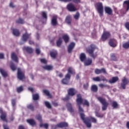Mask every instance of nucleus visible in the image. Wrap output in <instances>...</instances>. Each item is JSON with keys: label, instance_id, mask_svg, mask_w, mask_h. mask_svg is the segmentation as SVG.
Returning <instances> with one entry per match:
<instances>
[{"label": "nucleus", "instance_id": "nucleus-49", "mask_svg": "<svg viewBox=\"0 0 129 129\" xmlns=\"http://www.w3.org/2000/svg\"><path fill=\"white\" fill-rule=\"evenodd\" d=\"M40 61L41 63H43L44 64H46V63H47V60L44 58L40 59Z\"/></svg>", "mask_w": 129, "mask_h": 129}, {"label": "nucleus", "instance_id": "nucleus-1", "mask_svg": "<svg viewBox=\"0 0 129 129\" xmlns=\"http://www.w3.org/2000/svg\"><path fill=\"white\" fill-rule=\"evenodd\" d=\"M77 103L79 106V112H83V109L80 106L82 104L86 105V106H89V102L87 100H83L81 97V94L77 95Z\"/></svg>", "mask_w": 129, "mask_h": 129}, {"label": "nucleus", "instance_id": "nucleus-6", "mask_svg": "<svg viewBox=\"0 0 129 129\" xmlns=\"http://www.w3.org/2000/svg\"><path fill=\"white\" fill-rule=\"evenodd\" d=\"M97 10L100 17L103 16V6H102V3H99L97 4Z\"/></svg>", "mask_w": 129, "mask_h": 129}, {"label": "nucleus", "instance_id": "nucleus-51", "mask_svg": "<svg viewBox=\"0 0 129 129\" xmlns=\"http://www.w3.org/2000/svg\"><path fill=\"white\" fill-rule=\"evenodd\" d=\"M111 58L112 60H113L114 61H116V57H115V55H114V54H112L111 56Z\"/></svg>", "mask_w": 129, "mask_h": 129}, {"label": "nucleus", "instance_id": "nucleus-24", "mask_svg": "<svg viewBox=\"0 0 129 129\" xmlns=\"http://www.w3.org/2000/svg\"><path fill=\"white\" fill-rule=\"evenodd\" d=\"M105 11L107 14H108V15H111V13H112V10L109 7H105Z\"/></svg>", "mask_w": 129, "mask_h": 129}, {"label": "nucleus", "instance_id": "nucleus-50", "mask_svg": "<svg viewBox=\"0 0 129 129\" xmlns=\"http://www.w3.org/2000/svg\"><path fill=\"white\" fill-rule=\"evenodd\" d=\"M96 116H97L98 117H103V115H101L100 114H98L97 112H95Z\"/></svg>", "mask_w": 129, "mask_h": 129}, {"label": "nucleus", "instance_id": "nucleus-30", "mask_svg": "<svg viewBox=\"0 0 129 129\" xmlns=\"http://www.w3.org/2000/svg\"><path fill=\"white\" fill-rule=\"evenodd\" d=\"M27 121L31 125H35V124H36V122H35V120H34V119H28L27 120Z\"/></svg>", "mask_w": 129, "mask_h": 129}, {"label": "nucleus", "instance_id": "nucleus-4", "mask_svg": "<svg viewBox=\"0 0 129 129\" xmlns=\"http://www.w3.org/2000/svg\"><path fill=\"white\" fill-rule=\"evenodd\" d=\"M97 99L102 104V110H106V109L107 108V106H108V104H109L108 102H106V101L105 100V99L101 97H98L97 98Z\"/></svg>", "mask_w": 129, "mask_h": 129}, {"label": "nucleus", "instance_id": "nucleus-27", "mask_svg": "<svg viewBox=\"0 0 129 129\" xmlns=\"http://www.w3.org/2000/svg\"><path fill=\"white\" fill-rule=\"evenodd\" d=\"M23 50H25L28 53H32L33 52V49L29 47H23Z\"/></svg>", "mask_w": 129, "mask_h": 129}, {"label": "nucleus", "instance_id": "nucleus-59", "mask_svg": "<svg viewBox=\"0 0 129 129\" xmlns=\"http://www.w3.org/2000/svg\"><path fill=\"white\" fill-rule=\"evenodd\" d=\"M4 54L3 53H0V59H3L4 58Z\"/></svg>", "mask_w": 129, "mask_h": 129}, {"label": "nucleus", "instance_id": "nucleus-58", "mask_svg": "<svg viewBox=\"0 0 129 129\" xmlns=\"http://www.w3.org/2000/svg\"><path fill=\"white\" fill-rule=\"evenodd\" d=\"M28 90H29L30 91H31V92H34V89L32 88H28Z\"/></svg>", "mask_w": 129, "mask_h": 129}, {"label": "nucleus", "instance_id": "nucleus-57", "mask_svg": "<svg viewBox=\"0 0 129 129\" xmlns=\"http://www.w3.org/2000/svg\"><path fill=\"white\" fill-rule=\"evenodd\" d=\"M84 88H85V89L88 88V84L87 83L84 85Z\"/></svg>", "mask_w": 129, "mask_h": 129}, {"label": "nucleus", "instance_id": "nucleus-33", "mask_svg": "<svg viewBox=\"0 0 129 129\" xmlns=\"http://www.w3.org/2000/svg\"><path fill=\"white\" fill-rule=\"evenodd\" d=\"M43 92L44 93H45V94H46V95H47V96H48V97H49V98H51L52 97V95L50 94V92H49V91L44 90Z\"/></svg>", "mask_w": 129, "mask_h": 129}, {"label": "nucleus", "instance_id": "nucleus-43", "mask_svg": "<svg viewBox=\"0 0 129 129\" xmlns=\"http://www.w3.org/2000/svg\"><path fill=\"white\" fill-rule=\"evenodd\" d=\"M45 104L48 108H51V104L48 102H45Z\"/></svg>", "mask_w": 129, "mask_h": 129}, {"label": "nucleus", "instance_id": "nucleus-15", "mask_svg": "<svg viewBox=\"0 0 129 129\" xmlns=\"http://www.w3.org/2000/svg\"><path fill=\"white\" fill-rule=\"evenodd\" d=\"M76 94V90L73 88H71L68 90L69 96H73Z\"/></svg>", "mask_w": 129, "mask_h": 129}, {"label": "nucleus", "instance_id": "nucleus-60", "mask_svg": "<svg viewBox=\"0 0 129 129\" xmlns=\"http://www.w3.org/2000/svg\"><path fill=\"white\" fill-rule=\"evenodd\" d=\"M10 8H14L15 6H14V4L13 3H10Z\"/></svg>", "mask_w": 129, "mask_h": 129}, {"label": "nucleus", "instance_id": "nucleus-42", "mask_svg": "<svg viewBox=\"0 0 129 129\" xmlns=\"http://www.w3.org/2000/svg\"><path fill=\"white\" fill-rule=\"evenodd\" d=\"M40 127L44 126L45 127V128H48L49 125H48L47 123H45V124L40 123Z\"/></svg>", "mask_w": 129, "mask_h": 129}, {"label": "nucleus", "instance_id": "nucleus-35", "mask_svg": "<svg viewBox=\"0 0 129 129\" xmlns=\"http://www.w3.org/2000/svg\"><path fill=\"white\" fill-rule=\"evenodd\" d=\"M112 106L113 107V108H117L118 107V104H117V102L113 101L112 103Z\"/></svg>", "mask_w": 129, "mask_h": 129}, {"label": "nucleus", "instance_id": "nucleus-2", "mask_svg": "<svg viewBox=\"0 0 129 129\" xmlns=\"http://www.w3.org/2000/svg\"><path fill=\"white\" fill-rule=\"evenodd\" d=\"M81 118L83 120L84 122L85 123L87 127H91V122L96 123V119L95 118L93 117H90V118H85V115L83 113H80Z\"/></svg>", "mask_w": 129, "mask_h": 129}, {"label": "nucleus", "instance_id": "nucleus-7", "mask_svg": "<svg viewBox=\"0 0 129 129\" xmlns=\"http://www.w3.org/2000/svg\"><path fill=\"white\" fill-rule=\"evenodd\" d=\"M66 126H68V123L66 122H61L59 124H58L57 125L55 126H52L51 129H56V127H66Z\"/></svg>", "mask_w": 129, "mask_h": 129}, {"label": "nucleus", "instance_id": "nucleus-18", "mask_svg": "<svg viewBox=\"0 0 129 129\" xmlns=\"http://www.w3.org/2000/svg\"><path fill=\"white\" fill-rule=\"evenodd\" d=\"M51 24L52 26H56L57 25V16H54L51 20Z\"/></svg>", "mask_w": 129, "mask_h": 129}, {"label": "nucleus", "instance_id": "nucleus-61", "mask_svg": "<svg viewBox=\"0 0 129 129\" xmlns=\"http://www.w3.org/2000/svg\"><path fill=\"white\" fill-rule=\"evenodd\" d=\"M29 43L30 44V45H33V44H34V41H32V40H30L29 42Z\"/></svg>", "mask_w": 129, "mask_h": 129}, {"label": "nucleus", "instance_id": "nucleus-44", "mask_svg": "<svg viewBox=\"0 0 129 129\" xmlns=\"http://www.w3.org/2000/svg\"><path fill=\"white\" fill-rule=\"evenodd\" d=\"M17 23H18V24H24V20H23L21 19H19L18 20H17Z\"/></svg>", "mask_w": 129, "mask_h": 129}, {"label": "nucleus", "instance_id": "nucleus-47", "mask_svg": "<svg viewBox=\"0 0 129 129\" xmlns=\"http://www.w3.org/2000/svg\"><path fill=\"white\" fill-rule=\"evenodd\" d=\"M11 69H12V70H13V71H15V70H16V67H15L14 64H11Z\"/></svg>", "mask_w": 129, "mask_h": 129}, {"label": "nucleus", "instance_id": "nucleus-16", "mask_svg": "<svg viewBox=\"0 0 129 129\" xmlns=\"http://www.w3.org/2000/svg\"><path fill=\"white\" fill-rule=\"evenodd\" d=\"M109 44L111 47H116V44H117V42H116V40L113 39L110 40Z\"/></svg>", "mask_w": 129, "mask_h": 129}, {"label": "nucleus", "instance_id": "nucleus-9", "mask_svg": "<svg viewBox=\"0 0 129 129\" xmlns=\"http://www.w3.org/2000/svg\"><path fill=\"white\" fill-rule=\"evenodd\" d=\"M110 37V33L108 31H105L103 32L102 35V41H105L107 39H108Z\"/></svg>", "mask_w": 129, "mask_h": 129}, {"label": "nucleus", "instance_id": "nucleus-39", "mask_svg": "<svg viewBox=\"0 0 129 129\" xmlns=\"http://www.w3.org/2000/svg\"><path fill=\"white\" fill-rule=\"evenodd\" d=\"M123 48H124V49H128V48H129V41L123 44Z\"/></svg>", "mask_w": 129, "mask_h": 129}, {"label": "nucleus", "instance_id": "nucleus-64", "mask_svg": "<svg viewBox=\"0 0 129 129\" xmlns=\"http://www.w3.org/2000/svg\"><path fill=\"white\" fill-rule=\"evenodd\" d=\"M126 126H127V128L129 129V121L127 122Z\"/></svg>", "mask_w": 129, "mask_h": 129}, {"label": "nucleus", "instance_id": "nucleus-34", "mask_svg": "<svg viewBox=\"0 0 129 129\" xmlns=\"http://www.w3.org/2000/svg\"><path fill=\"white\" fill-rule=\"evenodd\" d=\"M43 68L45 70H52V69H53V67L51 66H45L44 67H43Z\"/></svg>", "mask_w": 129, "mask_h": 129}, {"label": "nucleus", "instance_id": "nucleus-38", "mask_svg": "<svg viewBox=\"0 0 129 129\" xmlns=\"http://www.w3.org/2000/svg\"><path fill=\"white\" fill-rule=\"evenodd\" d=\"M33 100H38L39 99V94H35L33 95Z\"/></svg>", "mask_w": 129, "mask_h": 129}, {"label": "nucleus", "instance_id": "nucleus-54", "mask_svg": "<svg viewBox=\"0 0 129 129\" xmlns=\"http://www.w3.org/2000/svg\"><path fill=\"white\" fill-rule=\"evenodd\" d=\"M125 28L129 31V22H127L125 25Z\"/></svg>", "mask_w": 129, "mask_h": 129}, {"label": "nucleus", "instance_id": "nucleus-5", "mask_svg": "<svg viewBox=\"0 0 129 129\" xmlns=\"http://www.w3.org/2000/svg\"><path fill=\"white\" fill-rule=\"evenodd\" d=\"M94 50H95V45H91L90 47L87 49V51L92 58H95V57H96V55L93 54Z\"/></svg>", "mask_w": 129, "mask_h": 129}, {"label": "nucleus", "instance_id": "nucleus-28", "mask_svg": "<svg viewBox=\"0 0 129 129\" xmlns=\"http://www.w3.org/2000/svg\"><path fill=\"white\" fill-rule=\"evenodd\" d=\"M62 39H63L66 43H67L69 41V36L67 34H64L62 36Z\"/></svg>", "mask_w": 129, "mask_h": 129}, {"label": "nucleus", "instance_id": "nucleus-26", "mask_svg": "<svg viewBox=\"0 0 129 129\" xmlns=\"http://www.w3.org/2000/svg\"><path fill=\"white\" fill-rule=\"evenodd\" d=\"M11 57L12 60H14L15 62H18V57L17 56V55H16V53L14 52L12 53Z\"/></svg>", "mask_w": 129, "mask_h": 129}, {"label": "nucleus", "instance_id": "nucleus-56", "mask_svg": "<svg viewBox=\"0 0 129 129\" xmlns=\"http://www.w3.org/2000/svg\"><path fill=\"white\" fill-rule=\"evenodd\" d=\"M36 53L40 54V53H41V50H40V49L39 48H36Z\"/></svg>", "mask_w": 129, "mask_h": 129}, {"label": "nucleus", "instance_id": "nucleus-45", "mask_svg": "<svg viewBox=\"0 0 129 129\" xmlns=\"http://www.w3.org/2000/svg\"><path fill=\"white\" fill-rule=\"evenodd\" d=\"M79 16H80L79 13H77L74 16V18L76 20H78V19L79 18Z\"/></svg>", "mask_w": 129, "mask_h": 129}, {"label": "nucleus", "instance_id": "nucleus-31", "mask_svg": "<svg viewBox=\"0 0 129 129\" xmlns=\"http://www.w3.org/2000/svg\"><path fill=\"white\" fill-rule=\"evenodd\" d=\"M0 72L3 75V77H7L8 76V74L2 69H0Z\"/></svg>", "mask_w": 129, "mask_h": 129}, {"label": "nucleus", "instance_id": "nucleus-40", "mask_svg": "<svg viewBox=\"0 0 129 129\" xmlns=\"http://www.w3.org/2000/svg\"><path fill=\"white\" fill-rule=\"evenodd\" d=\"M61 43H62V38H59L56 42L57 46H58V47H59V46H61Z\"/></svg>", "mask_w": 129, "mask_h": 129}, {"label": "nucleus", "instance_id": "nucleus-29", "mask_svg": "<svg viewBox=\"0 0 129 129\" xmlns=\"http://www.w3.org/2000/svg\"><path fill=\"white\" fill-rule=\"evenodd\" d=\"M67 106L68 107V110L70 111V112H73V109L72 108V105H71V104L70 103H68L67 105Z\"/></svg>", "mask_w": 129, "mask_h": 129}, {"label": "nucleus", "instance_id": "nucleus-11", "mask_svg": "<svg viewBox=\"0 0 129 129\" xmlns=\"http://www.w3.org/2000/svg\"><path fill=\"white\" fill-rule=\"evenodd\" d=\"M29 39H31V34H29L27 33L23 34L22 40L23 42H26L27 40H29Z\"/></svg>", "mask_w": 129, "mask_h": 129}, {"label": "nucleus", "instance_id": "nucleus-53", "mask_svg": "<svg viewBox=\"0 0 129 129\" xmlns=\"http://www.w3.org/2000/svg\"><path fill=\"white\" fill-rule=\"evenodd\" d=\"M99 87L101 88H103L104 87H106V85L103 84H100L99 85Z\"/></svg>", "mask_w": 129, "mask_h": 129}, {"label": "nucleus", "instance_id": "nucleus-32", "mask_svg": "<svg viewBox=\"0 0 129 129\" xmlns=\"http://www.w3.org/2000/svg\"><path fill=\"white\" fill-rule=\"evenodd\" d=\"M56 55H57V51L56 50L50 52V56L52 58H56Z\"/></svg>", "mask_w": 129, "mask_h": 129}, {"label": "nucleus", "instance_id": "nucleus-19", "mask_svg": "<svg viewBox=\"0 0 129 129\" xmlns=\"http://www.w3.org/2000/svg\"><path fill=\"white\" fill-rule=\"evenodd\" d=\"M123 7L124 9L126 10V11H128L129 10V0H127L124 2L123 3Z\"/></svg>", "mask_w": 129, "mask_h": 129}, {"label": "nucleus", "instance_id": "nucleus-37", "mask_svg": "<svg viewBox=\"0 0 129 129\" xmlns=\"http://www.w3.org/2000/svg\"><path fill=\"white\" fill-rule=\"evenodd\" d=\"M92 91H94V92H96L98 90L97 86L94 85L92 86Z\"/></svg>", "mask_w": 129, "mask_h": 129}, {"label": "nucleus", "instance_id": "nucleus-41", "mask_svg": "<svg viewBox=\"0 0 129 129\" xmlns=\"http://www.w3.org/2000/svg\"><path fill=\"white\" fill-rule=\"evenodd\" d=\"M36 119L39 120V121H40V122L42 121V116L41 115L38 114V115H36Z\"/></svg>", "mask_w": 129, "mask_h": 129}, {"label": "nucleus", "instance_id": "nucleus-8", "mask_svg": "<svg viewBox=\"0 0 129 129\" xmlns=\"http://www.w3.org/2000/svg\"><path fill=\"white\" fill-rule=\"evenodd\" d=\"M128 80H127V79H126L125 77H124L122 80L121 87L123 89H125V85H127V84H128Z\"/></svg>", "mask_w": 129, "mask_h": 129}, {"label": "nucleus", "instance_id": "nucleus-23", "mask_svg": "<svg viewBox=\"0 0 129 129\" xmlns=\"http://www.w3.org/2000/svg\"><path fill=\"white\" fill-rule=\"evenodd\" d=\"M92 63V60L91 59H88L84 61L85 66H89V65H91Z\"/></svg>", "mask_w": 129, "mask_h": 129}, {"label": "nucleus", "instance_id": "nucleus-63", "mask_svg": "<svg viewBox=\"0 0 129 129\" xmlns=\"http://www.w3.org/2000/svg\"><path fill=\"white\" fill-rule=\"evenodd\" d=\"M4 129H9V127L6 125H4Z\"/></svg>", "mask_w": 129, "mask_h": 129}, {"label": "nucleus", "instance_id": "nucleus-20", "mask_svg": "<svg viewBox=\"0 0 129 129\" xmlns=\"http://www.w3.org/2000/svg\"><path fill=\"white\" fill-rule=\"evenodd\" d=\"M106 71L105 69H102L101 70L99 69H96L95 71V73L96 74H100V73H106Z\"/></svg>", "mask_w": 129, "mask_h": 129}, {"label": "nucleus", "instance_id": "nucleus-10", "mask_svg": "<svg viewBox=\"0 0 129 129\" xmlns=\"http://www.w3.org/2000/svg\"><path fill=\"white\" fill-rule=\"evenodd\" d=\"M18 79H20V80L25 79V75L22 72V71H21L20 69H18Z\"/></svg>", "mask_w": 129, "mask_h": 129}, {"label": "nucleus", "instance_id": "nucleus-25", "mask_svg": "<svg viewBox=\"0 0 129 129\" xmlns=\"http://www.w3.org/2000/svg\"><path fill=\"white\" fill-rule=\"evenodd\" d=\"M12 31H13V35H14V36H18L20 35V32L17 29H12Z\"/></svg>", "mask_w": 129, "mask_h": 129}, {"label": "nucleus", "instance_id": "nucleus-21", "mask_svg": "<svg viewBox=\"0 0 129 129\" xmlns=\"http://www.w3.org/2000/svg\"><path fill=\"white\" fill-rule=\"evenodd\" d=\"M80 60L82 62H85V60H86V55L85 53H82L80 56Z\"/></svg>", "mask_w": 129, "mask_h": 129}, {"label": "nucleus", "instance_id": "nucleus-14", "mask_svg": "<svg viewBox=\"0 0 129 129\" xmlns=\"http://www.w3.org/2000/svg\"><path fill=\"white\" fill-rule=\"evenodd\" d=\"M0 113H2L1 115V118L4 121H7V114L5 112H3V110L0 109Z\"/></svg>", "mask_w": 129, "mask_h": 129}, {"label": "nucleus", "instance_id": "nucleus-12", "mask_svg": "<svg viewBox=\"0 0 129 129\" xmlns=\"http://www.w3.org/2000/svg\"><path fill=\"white\" fill-rule=\"evenodd\" d=\"M94 81L99 82V81H106V79L104 78V77H97L93 78Z\"/></svg>", "mask_w": 129, "mask_h": 129}, {"label": "nucleus", "instance_id": "nucleus-46", "mask_svg": "<svg viewBox=\"0 0 129 129\" xmlns=\"http://www.w3.org/2000/svg\"><path fill=\"white\" fill-rule=\"evenodd\" d=\"M23 91V87H20L17 88V92L18 93L22 92Z\"/></svg>", "mask_w": 129, "mask_h": 129}, {"label": "nucleus", "instance_id": "nucleus-36", "mask_svg": "<svg viewBox=\"0 0 129 129\" xmlns=\"http://www.w3.org/2000/svg\"><path fill=\"white\" fill-rule=\"evenodd\" d=\"M66 22L67 24H71V16H67L66 19Z\"/></svg>", "mask_w": 129, "mask_h": 129}, {"label": "nucleus", "instance_id": "nucleus-13", "mask_svg": "<svg viewBox=\"0 0 129 129\" xmlns=\"http://www.w3.org/2000/svg\"><path fill=\"white\" fill-rule=\"evenodd\" d=\"M67 8L70 12H75V11H76V8L72 4H69L67 6Z\"/></svg>", "mask_w": 129, "mask_h": 129}, {"label": "nucleus", "instance_id": "nucleus-17", "mask_svg": "<svg viewBox=\"0 0 129 129\" xmlns=\"http://www.w3.org/2000/svg\"><path fill=\"white\" fill-rule=\"evenodd\" d=\"M75 47V43L72 42L68 46V52L69 53H71L72 52V50Z\"/></svg>", "mask_w": 129, "mask_h": 129}, {"label": "nucleus", "instance_id": "nucleus-48", "mask_svg": "<svg viewBox=\"0 0 129 129\" xmlns=\"http://www.w3.org/2000/svg\"><path fill=\"white\" fill-rule=\"evenodd\" d=\"M42 17L44 18V19H47V13L45 12H43L42 13Z\"/></svg>", "mask_w": 129, "mask_h": 129}, {"label": "nucleus", "instance_id": "nucleus-22", "mask_svg": "<svg viewBox=\"0 0 129 129\" xmlns=\"http://www.w3.org/2000/svg\"><path fill=\"white\" fill-rule=\"evenodd\" d=\"M118 80V77H114L112 78L111 80H109V83H115L116 81Z\"/></svg>", "mask_w": 129, "mask_h": 129}, {"label": "nucleus", "instance_id": "nucleus-3", "mask_svg": "<svg viewBox=\"0 0 129 129\" xmlns=\"http://www.w3.org/2000/svg\"><path fill=\"white\" fill-rule=\"evenodd\" d=\"M68 73L66 75V79H63L61 81V82L63 84H68L69 80H70V77H71V75L70 74H75V71L73 68L70 67L68 70Z\"/></svg>", "mask_w": 129, "mask_h": 129}, {"label": "nucleus", "instance_id": "nucleus-55", "mask_svg": "<svg viewBox=\"0 0 129 129\" xmlns=\"http://www.w3.org/2000/svg\"><path fill=\"white\" fill-rule=\"evenodd\" d=\"M12 105L13 106H15V105H16V100H12Z\"/></svg>", "mask_w": 129, "mask_h": 129}, {"label": "nucleus", "instance_id": "nucleus-62", "mask_svg": "<svg viewBox=\"0 0 129 129\" xmlns=\"http://www.w3.org/2000/svg\"><path fill=\"white\" fill-rule=\"evenodd\" d=\"M19 129H24V126L20 125L19 127Z\"/></svg>", "mask_w": 129, "mask_h": 129}, {"label": "nucleus", "instance_id": "nucleus-52", "mask_svg": "<svg viewBox=\"0 0 129 129\" xmlns=\"http://www.w3.org/2000/svg\"><path fill=\"white\" fill-rule=\"evenodd\" d=\"M28 108H29V109H31V110H34V106L32 105H29Z\"/></svg>", "mask_w": 129, "mask_h": 129}]
</instances>
